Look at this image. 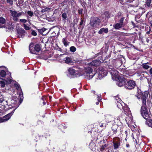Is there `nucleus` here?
Listing matches in <instances>:
<instances>
[{
  "instance_id": "f257e3e1",
  "label": "nucleus",
  "mask_w": 152,
  "mask_h": 152,
  "mask_svg": "<svg viewBox=\"0 0 152 152\" xmlns=\"http://www.w3.org/2000/svg\"><path fill=\"white\" fill-rule=\"evenodd\" d=\"M95 72L90 67L86 68L83 75L84 78L87 80H90L95 75Z\"/></svg>"
},
{
  "instance_id": "f03ea898",
  "label": "nucleus",
  "mask_w": 152,
  "mask_h": 152,
  "mask_svg": "<svg viewBox=\"0 0 152 152\" xmlns=\"http://www.w3.org/2000/svg\"><path fill=\"white\" fill-rule=\"evenodd\" d=\"M10 12L11 16V18L15 22H17L18 21V18L21 16L23 14L22 12H19L15 10H10Z\"/></svg>"
},
{
  "instance_id": "7ed1b4c3",
  "label": "nucleus",
  "mask_w": 152,
  "mask_h": 152,
  "mask_svg": "<svg viewBox=\"0 0 152 152\" xmlns=\"http://www.w3.org/2000/svg\"><path fill=\"white\" fill-rule=\"evenodd\" d=\"M29 48L30 52L35 54H38L40 50L39 45L36 44L34 46L33 43L30 44Z\"/></svg>"
},
{
  "instance_id": "20e7f679",
  "label": "nucleus",
  "mask_w": 152,
  "mask_h": 152,
  "mask_svg": "<svg viewBox=\"0 0 152 152\" xmlns=\"http://www.w3.org/2000/svg\"><path fill=\"white\" fill-rule=\"evenodd\" d=\"M146 104H142L141 108V114L144 118L147 120L149 117L148 111L146 107Z\"/></svg>"
},
{
  "instance_id": "39448f33",
  "label": "nucleus",
  "mask_w": 152,
  "mask_h": 152,
  "mask_svg": "<svg viewBox=\"0 0 152 152\" xmlns=\"http://www.w3.org/2000/svg\"><path fill=\"white\" fill-rule=\"evenodd\" d=\"M97 72L96 73H95V75L97 76V79H101L103 77L105 76L107 74V71L101 67L99 68Z\"/></svg>"
},
{
  "instance_id": "423d86ee",
  "label": "nucleus",
  "mask_w": 152,
  "mask_h": 152,
  "mask_svg": "<svg viewBox=\"0 0 152 152\" xmlns=\"http://www.w3.org/2000/svg\"><path fill=\"white\" fill-rule=\"evenodd\" d=\"M9 75V76L11 78L12 77L10 76L11 74L9 72L7 71V69L6 67L4 66H0V75L3 77H4L6 75Z\"/></svg>"
},
{
  "instance_id": "0eeeda50",
  "label": "nucleus",
  "mask_w": 152,
  "mask_h": 152,
  "mask_svg": "<svg viewBox=\"0 0 152 152\" xmlns=\"http://www.w3.org/2000/svg\"><path fill=\"white\" fill-rule=\"evenodd\" d=\"M115 99L117 107L121 110H122V108H123L124 105H125V104L122 102L118 96H115Z\"/></svg>"
},
{
  "instance_id": "6e6552de",
  "label": "nucleus",
  "mask_w": 152,
  "mask_h": 152,
  "mask_svg": "<svg viewBox=\"0 0 152 152\" xmlns=\"http://www.w3.org/2000/svg\"><path fill=\"white\" fill-rule=\"evenodd\" d=\"M136 85V83L134 81L130 80L127 82L124 85L125 87L128 89H133Z\"/></svg>"
},
{
  "instance_id": "1a4fd4ad",
  "label": "nucleus",
  "mask_w": 152,
  "mask_h": 152,
  "mask_svg": "<svg viewBox=\"0 0 152 152\" xmlns=\"http://www.w3.org/2000/svg\"><path fill=\"white\" fill-rule=\"evenodd\" d=\"M100 20L97 18H94L91 20L90 24L93 27H96L99 25Z\"/></svg>"
},
{
  "instance_id": "9d476101",
  "label": "nucleus",
  "mask_w": 152,
  "mask_h": 152,
  "mask_svg": "<svg viewBox=\"0 0 152 152\" xmlns=\"http://www.w3.org/2000/svg\"><path fill=\"white\" fill-rule=\"evenodd\" d=\"M119 81L116 83V84L118 86L121 87L125 83L126 81V79L123 77L122 75L118 77Z\"/></svg>"
},
{
  "instance_id": "9b49d317",
  "label": "nucleus",
  "mask_w": 152,
  "mask_h": 152,
  "mask_svg": "<svg viewBox=\"0 0 152 152\" xmlns=\"http://www.w3.org/2000/svg\"><path fill=\"white\" fill-rule=\"evenodd\" d=\"M0 103L1 105V108L2 109L5 110L7 107V100H5L4 97L0 98Z\"/></svg>"
},
{
  "instance_id": "f8f14e48",
  "label": "nucleus",
  "mask_w": 152,
  "mask_h": 152,
  "mask_svg": "<svg viewBox=\"0 0 152 152\" xmlns=\"http://www.w3.org/2000/svg\"><path fill=\"white\" fill-rule=\"evenodd\" d=\"M113 143L114 149H117L120 145V140L118 137L114 138L113 140Z\"/></svg>"
},
{
  "instance_id": "ddd939ff",
  "label": "nucleus",
  "mask_w": 152,
  "mask_h": 152,
  "mask_svg": "<svg viewBox=\"0 0 152 152\" xmlns=\"http://www.w3.org/2000/svg\"><path fill=\"white\" fill-rule=\"evenodd\" d=\"M124 20V18H122L120 20L119 23H115L114 24L113 26L114 28L116 29L121 28L123 25Z\"/></svg>"
},
{
  "instance_id": "4468645a",
  "label": "nucleus",
  "mask_w": 152,
  "mask_h": 152,
  "mask_svg": "<svg viewBox=\"0 0 152 152\" xmlns=\"http://www.w3.org/2000/svg\"><path fill=\"white\" fill-rule=\"evenodd\" d=\"M18 99L16 97H13L11 100V105L12 107H18L19 106L18 103L17 102Z\"/></svg>"
},
{
  "instance_id": "2eb2a0df",
  "label": "nucleus",
  "mask_w": 152,
  "mask_h": 152,
  "mask_svg": "<svg viewBox=\"0 0 152 152\" xmlns=\"http://www.w3.org/2000/svg\"><path fill=\"white\" fill-rule=\"evenodd\" d=\"M100 63L101 61L97 60H94L93 61L91 62L88 63H87L86 62V64L87 65H88L90 66L91 65L96 66H99L100 65Z\"/></svg>"
},
{
  "instance_id": "dca6fc26",
  "label": "nucleus",
  "mask_w": 152,
  "mask_h": 152,
  "mask_svg": "<svg viewBox=\"0 0 152 152\" xmlns=\"http://www.w3.org/2000/svg\"><path fill=\"white\" fill-rule=\"evenodd\" d=\"M18 36L19 38L23 37L26 34V31L22 28L18 29L17 31Z\"/></svg>"
},
{
  "instance_id": "f3484780",
  "label": "nucleus",
  "mask_w": 152,
  "mask_h": 152,
  "mask_svg": "<svg viewBox=\"0 0 152 152\" xmlns=\"http://www.w3.org/2000/svg\"><path fill=\"white\" fill-rule=\"evenodd\" d=\"M148 94L149 92L148 91H147L144 92V94H143L142 100V104H146V100L148 98Z\"/></svg>"
},
{
  "instance_id": "a211bd4d",
  "label": "nucleus",
  "mask_w": 152,
  "mask_h": 152,
  "mask_svg": "<svg viewBox=\"0 0 152 152\" xmlns=\"http://www.w3.org/2000/svg\"><path fill=\"white\" fill-rule=\"evenodd\" d=\"M111 70H109V72H110L112 77H118V76L119 75V72L115 69H114L113 68V69L111 68Z\"/></svg>"
},
{
  "instance_id": "6ab92c4d",
  "label": "nucleus",
  "mask_w": 152,
  "mask_h": 152,
  "mask_svg": "<svg viewBox=\"0 0 152 152\" xmlns=\"http://www.w3.org/2000/svg\"><path fill=\"white\" fill-rule=\"evenodd\" d=\"M15 109L16 108L13 110L12 113H10L4 116L3 117V118H2V120L1 121L3 122L8 120L10 118V117L12 115V114L14 113Z\"/></svg>"
},
{
  "instance_id": "aec40b11",
  "label": "nucleus",
  "mask_w": 152,
  "mask_h": 152,
  "mask_svg": "<svg viewBox=\"0 0 152 152\" xmlns=\"http://www.w3.org/2000/svg\"><path fill=\"white\" fill-rule=\"evenodd\" d=\"M12 81V80L10 78H9V79H8L7 80H4L1 81L0 82L1 87L3 88L5 86V82H6L8 84H10L11 83Z\"/></svg>"
},
{
  "instance_id": "412c9836",
  "label": "nucleus",
  "mask_w": 152,
  "mask_h": 152,
  "mask_svg": "<svg viewBox=\"0 0 152 152\" xmlns=\"http://www.w3.org/2000/svg\"><path fill=\"white\" fill-rule=\"evenodd\" d=\"M68 73L69 75L74 76L77 73V71H76L72 68H69L68 70Z\"/></svg>"
},
{
  "instance_id": "4be33fe9",
  "label": "nucleus",
  "mask_w": 152,
  "mask_h": 152,
  "mask_svg": "<svg viewBox=\"0 0 152 152\" xmlns=\"http://www.w3.org/2000/svg\"><path fill=\"white\" fill-rule=\"evenodd\" d=\"M15 22V21L9 23L7 28L11 30L14 29L16 25V23Z\"/></svg>"
},
{
  "instance_id": "5701e85b",
  "label": "nucleus",
  "mask_w": 152,
  "mask_h": 152,
  "mask_svg": "<svg viewBox=\"0 0 152 152\" xmlns=\"http://www.w3.org/2000/svg\"><path fill=\"white\" fill-rule=\"evenodd\" d=\"M15 86L16 87V89L18 90L19 91H20L19 93V96H23V93L21 89L20 88V86L17 83L15 84Z\"/></svg>"
},
{
  "instance_id": "b1692460",
  "label": "nucleus",
  "mask_w": 152,
  "mask_h": 152,
  "mask_svg": "<svg viewBox=\"0 0 152 152\" xmlns=\"http://www.w3.org/2000/svg\"><path fill=\"white\" fill-rule=\"evenodd\" d=\"M108 32V29L107 28H101L99 31L98 33L99 34H102L104 33L107 34Z\"/></svg>"
},
{
  "instance_id": "393cba45",
  "label": "nucleus",
  "mask_w": 152,
  "mask_h": 152,
  "mask_svg": "<svg viewBox=\"0 0 152 152\" xmlns=\"http://www.w3.org/2000/svg\"><path fill=\"white\" fill-rule=\"evenodd\" d=\"M63 60L66 64H69L72 62V61L71 58L67 57L64 58Z\"/></svg>"
},
{
  "instance_id": "a878e982",
  "label": "nucleus",
  "mask_w": 152,
  "mask_h": 152,
  "mask_svg": "<svg viewBox=\"0 0 152 152\" xmlns=\"http://www.w3.org/2000/svg\"><path fill=\"white\" fill-rule=\"evenodd\" d=\"M149 65H150V64L148 62L142 64L141 66L144 69H147L150 67Z\"/></svg>"
},
{
  "instance_id": "bb28decb",
  "label": "nucleus",
  "mask_w": 152,
  "mask_h": 152,
  "mask_svg": "<svg viewBox=\"0 0 152 152\" xmlns=\"http://www.w3.org/2000/svg\"><path fill=\"white\" fill-rule=\"evenodd\" d=\"M118 120H119L120 121H122V122L124 120H125L126 119L125 118V117L121 114L117 117L116 119V121H118Z\"/></svg>"
},
{
  "instance_id": "cd10ccee",
  "label": "nucleus",
  "mask_w": 152,
  "mask_h": 152,
  "mask_svg": "<svg viewBox=\"0 0 152 152\" xmlns=\"http://www.w3.org/2000/svg\"><path fill=\"white\" fill-rule=\"evenodd\" d=\"M118 129V127L117 125H114L112 127V130L114 134H116L117 131V129Z\"/></svg>"
},
{
  "instance_id": "c85d7f7f",
  "label": "nucleus",
  "mask_w": 152,
  "mask_h": 152,
  "mask_svg": "<svg viewBox=\"0 0 152 152\" xmlns=\"http://www.w3.org/2000/svg\"><path fill=\"white\" fill-rule=\"evenodd\" d=\"M122 110H123L124 112H126L127 113H129L130 111H129V109L128 108L127 105H126L125 104V105H124L123 106V108H122Z\"/></svg>"
},
{
  "instance_id": "c756f323",
  "label": "nucleus",
  "mask_w": 152,
  "mask_h": 152,
  "mask_svg": "<svg viewBox=\"0 0 152 152\" xmlns=\"http://www.w3.org/2000/svg\"><path fill=\"white\" fill-rule=\"evenodd\" d=\"M148 118L147 120H146V124L149 126L152 127V120L149 119Z\"/></svg>"
},
{
  "instance_id": "7c9ffc66",
  "label": "nucleus",
  "mask_w": 152,
  "mask_h": 152,
  "mask_svg": "<svg viewBox=\"0 0 152 152\" xmlns=\"http://www.w3.org/2000/svg\"><path fill=\"white\" fill-rule=\"evenodd\" d=\"M62 42L63 43L65 47H67L69 43V42H68L67 40L65 38L63 39L62 40Z\"/></svg>"
},
{
  "instance_id": "2f4dec72",
  "label": "nucleus",
  "mask_w": 152,
  "mask_h": 152,
  "mask_svg": "<svg viewBox=\"0 0 152 152\" xmlns=\"http://www.w3.org/2000/svg\"><path fill=\"white\" fill-rule=\"evenodd\" d=\"M62 18L63 20H65L67 18V14L66 13L64 12L62 14Z\"/></svg>"
},
{
  "instance_id": "473e14b6",
  "label": "nucleus",
  "mask_w": 152,
  "mask_h": 152,
  "mask_svg": "<svg viewBox=\"0 0 152 152\" xmlns=\"http://www.w3.org/2000/svg\"><path fill=\"white\" fill-rule=\"evenodd\" d=\"M116 119H115L114 121L115 123V125H117L118 126V125L120 126L121 124L122 123V121H120L119 120H118V121H116Z\"/></svg>"
},
{
  "instance_id": "72a5a7b5",
  "label": "nucleus",
  "mask_w": 152,
  "mask_h": 152,
  "mask_svg": "<svg viewBox=\"0 0 152 152\" xmlns=\"http://www.w3.org/2000/svg\"><path fill=\"white\" fill-rule=\"evenodd\" d=\"M27 14L30 17H32L34 15V13L32 11H27Z\"/></svg>"
},
{
  "instance_id": "f704fd0d",
  "label": "nucleus",
  "mask_w": 152,
  "mask_h": 152,
  "mask_svg": "<svg viewBox=\"0 0 152 152\" xmlns=\"http://www.w3.org/2000/svg\"><path fill=\"white\" fill-rule=\"evenodd\" d=\"M76 48L74 46H72L70 48V50L71 52H74L76 50Z\"/></svg>"
},
{
  "instance_id": "c9c22d12",
  "label": "nucleus",
  "mask_w": 152,
  "mask_h": 152,
  "mask_svg": "<svg viewBox=\"0 0 152 152\" xmlns=\"http://www.w3.org/2000/svg\"><path fill=\"white\" fill-rule=\"evenodd\" d=\"M112 117L111 115H108L107 116V118L106 119L107 120V119H109L107 120V121L109 122L111 121L112 120Z\"/></svg>"
},
{
  "instance_id": "e433bc0d",
  "label": "nucleus",
  "mask_w": 152,
  "mask_h": 152,
  "mask_svg": "<svg viewBox=\"0 0 152 152\" xmlns=\"http://www.w3.org/2000/svg\"><path fill=\"white\" fill-rule=\"evenodd\" d=\"M50 9L48 7H44L42 10L41 11L42 12H44L45 11H47L49 10Z\"/></svg>"
},
{
  "instance_id": "4c0bfd02",
  "label": "nucleus",
  "mask_w": 152,
  "mask_h": 152,
  "mask_svg": "<svg viewBox=\"0 0 152 152\" xmlns=\"http://www.w3.org/2000/svg\"><path fill=\"white\" fill-rule=\"evenodd\" d=\"M23 26L24 29L26 30H28L30 29V28L25 24H23Z\"/></svg>"
},
{
  "instance_id": "58836bf2",
  "label": "nucleus",
  "mask_w": 152,
  "mask_h": 152,
  "mask_svg": "<svg viewBox=\"0 0 152 152\" xmlns=\"http://www.w3.org/2000/svg\"><path fill=\"white\" fill-rule=\"evenodd\" d=\"M5 22V20L2 17H0V23L3 24Z\"/></svg>"
},
{
  "instance_id": "ea45409f",
  "label": "nucleus",
  "mask_w": 152,
  "mask_h": 152,
  "mask_svg": "<svg viewBox=\"0 0 152 152\" xmlns=\"http://www.w3.org/2000/svg\"><path fill=\"white\" fill-rule=\"evenodd\" d=\"M18 21L20 22L23 23H26L27 22V20L24 19H19Z\"/></svg>"
},
{
  "instance_id": "a19ab883",
  "label": "nucleus",
  "mask_w": 152,
  "mask_h": 152,
  "mask_svg": "<svg viewBox=\"0 0 152 152\" xmlns=\"http://www.w3.org/2000/svg\"><path fill=\"white\" fill-rule=\"evenodd\" d=\"M151 0H146L147 5L148 7H149L150 5Z\"/></svg>"
},
{
  "instance_id": "79ce46f5",
  "label": "nucleus",
  "mask_w": 152,
  "mask_h": 152,
  "mask_svg": "<svg viewBox=\"0 0 152 152\" xmlns=\"http://www.w3.org/2000/svg\"><path fill=\"white\" fill-rule=\"evenodd\" d=\"M7 2L10 5H12L13 4V1L12 0H6Z\"/></svg>"
},
{
  "instance_id": "37998d69",
  "label": "nucleus",
  "mask_w": 152,
  "mask_h": 152,
  "mask_svg": "<svg viewBox=\"0 0 152 152\" xmlns=\"http://www.w3.org/2000/svg\"><path fill=\"white\" fill-rule=\"evenodd\" d=\"M83 10L82 9H80L78 10V13L80 15L82 14Z\"/></svg>"
},
{
  "instance_id": "c03bdc74",
  "label": "nucleus",
  "mask_w": 152,
  "mask_h": 152,
  "mask_svg": "<svg viewBox=\"0 0 152 152\" xmlns=\"http://www.w3.org/2000/svg\"><path fill=\"white\" fill-rule=\"evenodd\" d=\"M97 98H98V101L99 102H100L101 100V95H97Z\"/></svg>"
},
{
  "instance_id": "a18cd8bd",
  "label": "nucleus",
  "mask_w": 152,
  "mask_h": 152,
  "mask_svg": "<svg viewBox=\"0 0 152 152\" xmlns=\"http://www.w3.org/2000/svg\"><path fill=\"white\" fill-rule=\"evenodd\" d=\"M31 34L33 36H35L37 35V33L35 31L33 30L32 31Z\"/></svg>"
},
{
  "instance_id": "49530a36",
  "label": "nucleus",
  "mask_w": 152,
  "mask_h": 152,
  "mask_svg": "<svg viewBox=\"0 0 152 152\" xmlns=\"http://www.w3.org/2000/svg\"><path fill=\"white\" fill-rule=\"evenodd\" d=\"M128 134V132L127 131H125V132L123 134V135H124V136H126V138H127Z\"/></svg>"
},
{
  "instance_id": "de8ad7c7",
  "label": "nucleus",
  "mask_w": 152,
  "mask_h": 152,
  "mask_svg": "<svg viewBox=\"0 0 152 152\" xmlns=\"http://www.w3.org/2000/svg\"><path fill=\"white\" fill-rule=\"evenodd\" d=\"M104 124L100 123L99 124V126L101 127H103L104 126Z\"/></svg>"
},
{
  "instance_id": "09e8293b",
  "label": "nucleus",
  "mask_w": 152,
  "mask_h": 152,
  "mask_svg": "<svg viewBox=\"0 0 152 152\" xmlns=\"http://www.w3.org/2000/svg\"><path fill=\"white\" fill-rule=\"evenodd\" d=\"M83 20H81L80 22V26L82 25L83 23Z\"/></svg>"
},
{
  "instance_id": "8fccbe9b",
  "label": "nucleus",
  "mask_w": 152,
  "mask_h": 152,
  "mask_svg": "<svg viewBox=\"0 0 152 152\" xmlns=\"http://www.w3.org/2000/svg\"><path fill=\"white\" fill-rule=\"evenodd\" d=\"M149 73L151 75H152V68L150 69L149 70Z\"/></svg>"
},
{
  "instance_id": "3c124183",
  "label": "nucleus",
  "mask_w": 152,
  "mask_h": 152,
  "mask_svg": "<svg viewBox=\"0 0 152 152\" xmlns=\"http://www.w3.org/2000/svg\"><path fill=\"white\" fill-rule=\"evenodd\" d=\"M135 96H136L137 97V98L138 99H140L141 97V96L140 95H135Z\"/></svg>"
},
{
  "instance_id": "603ef678",
  "label": "nucleus",
  "mask_w": 152,
  "mask_h": 152,
  "mask_svg": "<svg viewBox=\"0 0 152 152\" xmlns=\"http://www.w3.org/2000/svg\"><path fill=\"white\" fill-rule=\"evenodd\" d=\"M133 1L132 0H127V1L128 2L131 3Z\"/></svg>"
},
{
  "instance_id": "864d4df0",
  "label": "nucleus",
  "mask_w": 152,
  "mask_h": 152,
  "mask_svg": "<svg viewBox=\"0 0 152 152\" xmlns=\"http://www.w3.org/2000/svg\"><path fill=\"white\" fill-rule=\"evenodd\" d=\"M2 120V118L0 117V123L3 122L1 121Z\"/></svg>"
},
{
  "instance_id": "5fc2aeb1",
  "label": "nucleus",
  "mask_w": 152,
  "mask_h": 152,
  "mask_svg": "<svg viewBox=\"0 0 152 152\" xmlns=\"http://www.w3.org/2000/svg\"><path fill=\"white\" fill-rule=\"evenodd\" d=\"M126 147H129V144H126Z\"/></svg>"
},
{
  "instance_id": "6e6d98bb",
  "label": "nucleus",
  "mask_w": 152,
  "mask_h": 152,
  "mask_svg": "<svg viewBox=\"0 0 152 152\" xmlns=\"http://www.w3.org/2000/svg\"><path fill=\"white\" fill-rule=\"evenodd\" d=\"M99 102H96V105H98L99 104Z\"/></svg>"
},
{
  "instance_id": "4d7b16f0",
  "label": "nucleus",
  "mask_w": 152,
  "mask_h": 152,
  "mask_svg": "<svg viewBox=\"0 0 152 152\" xmlns=\"http://www.w3.org/2000/svg\"><path fill=\"white\" fill-rule=\"evenodd\" d=\"M43 105H45L46 104V103L45 102H43Z\"/></svg>"
},
{
  "instance_id": "13d9d810",
  "label": "nucleus",
  "mask_w": 152,
  "mask_h": 152,
  "mask_svg": "<svg viewBox=\"0 0 152 152\" xmlns=\"http://www.w3.org/2000/svg\"><path fill=\"white\" fill-rule=\"evenodd\" d=\"M92 92L94 94L95 93V91H92Z\"/></svg>"
},
{
  "instance_id": "bf43d9fd",
  "label": "nucleus",
  "mask_w": 152,
  "mask_h": 152,
  "mask_svg": "<svg viewBox=\"0 0 152 152\" xmlns=\"http://www.w3.org/2000/svg\"><path fill=\"white\" fill-rule=\"evenodd\" d=\"M151 26H152V20L151 21Z\"/></svg>"
},
{
  "instance_id": "052dcab7",
  "label": "nucleus",
  "mask_w": 152,
  "mask_h": 152,
  "mask_svg": "<svg viewBox=\"0 0 152 152\" xmlns=\"http://www.w3.org/2000/svg\"><path fill=\"white\" fill-rule=\"evenodd\" d=\"M104 149V146H102V149Z\"/></svg>"
},
{
  "instance_id": "680f3d73",
  "label": "nucleus",
  "mask_w": 152,
  "mask_h": 152,
  "mask_svg": "<svg viewBox=\"0 0 152 152\" xmlns=\"http://www.w3.org/2000/svg\"><path fill=\"white\" fill-rule=\"evenodd\" d=\"M138 5V3H137V4H136V6H137V5Z\"/></svg>"
},
{
  "instance_id": "e2e57ef3",
  "label": "nucleus",
  "mask_w": 152,
  "mask_h": 152,
  "mask_svg": "<svg viewBox=\"0 0 152 152\" xmlns=\"http://www.w3.org/2000/svg\"><path fill=\"white\" fill-rule=\"evenodd\" d=\"M92 144V143H91L90 144V145H91ZM89 147H90V145H89Z\"/></svg>"
},
{
  "instance_id": "0e129e2a",
  "label": "nucleus",
  "mask_w": 152,
  "mask_h": 152,
  "mask_svg": "<svg viewBox=\"0 0 152 152\" xmlns=\"http://www.w3.org/2000/svg\"><path fill=\"white\" fill-rule=\"evenodd\" d=\"M147 42H148V40H147Z\"/></svg>"
},
{
  "instance_id": "69168bd1",
  "label": "nucleus",
  "mask_w": 152,
  "mask_h": 152,
  "mask_svg": "<svg viewBox=\"0 0 152 152\" xmlns=\"http://www.w3.org/2000/svg\"><path fill=\"white\" fill-rule=\"evenodd\" d=\"M42 100H44V99L43 98H42Z\"/></svg>"
},
{
  "instance_id": "338daca9",
  "label": "nucleus",
  "mask_w": 152,
  "mask_h": 152,
  "mask_svg": "<svg viewBox=\"0 0 152 152\" xmlns=\"http://www.w3.org/2000/svg\"><path fill=\"white\" fill-rule=\"evenodd\" d=\"M64 55H62V56H64Z\"/></svg>"
},
{
  "instance_id": "774afa93",
  "label": "nucleus",
  "mask_w": 152,
  "mask_h": 152,
  "mask_svg": "<svg viewBox=\"0 0 152 152\" xmlns=\"http://www.w3.org/2000/svg\"><path fill=\"white\" fill-rule=\"evenodd\" d=\"M125 140H127L126 139V138H125Z\"/></svg>"
}]
</instances>
